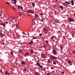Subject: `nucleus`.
Returning <instances> with one entry per match:
<instances>
[{
    "label": "nucleus",
    "mask_w": 75,
    "mask_h": 75,
    "mask_svg": "<svg viewBox=\"0 0 75 75\" xmlns=\"http://www.w3.org/2000/svg\"><path fill=\"white\" fill-rule=\"evenodd\" d=\"M47 62H49V63H50V62H51V60L50 59H48L47 60Z\"/></svg>",
    "instance_id": "obj_22"
},
{
    "label": "nucleus",
    "mask_w": 75,
    "mask_h": 75,
    "mask_svg": "<svg viewBox=\"0 0 75 75\" xmlns=\"http://www.w3.org/2000/svg\"><path fill=\"white\" fill-rule=\"evenodd\" d=\"M16 26L17 28H18V25H17V23H16Z\"/></svg>",
    "instance_id": "obj_26"
},
{
    "label": "nucleus",
    "mask_w": 75,
    "mask_h": 75,
    "mask_svg": "<svg viewBox=\"0 0 75 75\" xmlns=\"http://www.w3.org/2000/svg\"><path fill=\"white\" fill-rule=\"evenodd\" d=\"M17 20H16V22H17Z\"/></svg>",
    "instance_id": "obj_63"
},
{
    "label": "nucleus",
    "mask_w": 75,
    "mask_h": 75,
    "mask_svg": "<svg viewBox=\"0 0 75 75\" xmlns=\"http://www.w3.org/2000/svg\"><path fill=\"white\" fill-rule=\"evenodd\" d=\"M52 52L53 54H54L55 55L56 54V50H55L54 49H53L52 50Z\"/></svg>",
    "instance_id": "obj_7"
},
{
    "label": "nucleus",
    "mask_w": 75,
    "mask_h": 75,
    "mask_svg": "<svg viewBox=\"0 0 75 75\" xmlns=\"http://www.w3.org/2000/svg\"><path fill=\"white\" fill-rule=\"evenodd\" d=\"M55 14H57V13L55 11Z\"/></svg>",
    "instance_id": "obj_52"
},
{
    "label": "nucleus",
    "mask_w": 75,
    "mask_h": 75,
    "mask_svg": "<svg viewBox=\"0 0 75 75\" xmlns=\"http://www.w3.org/2000/svg\"><path fill=\"white\" fill-rule=\"evenodd\" d=\"M71 3L72 6H74V1L71 0Z\"/></svg>",
    "instance_id": "obj_8"
},
{
    "label": "nucleus",
    "mask_w": 75,
    "mask_h": 75,
    "mask_svg": "<svg viewBox=\"0 0 75 75\" xmlns=\"http://www.w3.org/2000/svg\"><path fill=\"white\" fill-rule=\"evenodd\" d=\"M19 16H20V17H21V16H22L21 14V13L19 14Z\"/></svg>",
    "instance_id": "obj_37"
},
{
    "label": "nucleus",
    "mask_w": 75,
    "mask_h": 75,
    "mask_svg": "<svg viewBox=\"0 0 75 75\" xmlns=\"http://www.w3.org/2000/svg\"><path fill=\"white\" fill-rule=\"evenodd\" d=\"M62 4L63 6H64L65 7H67V5L65 4L64 2L62 3Z\"/></svg>",
    "instance_id": "obj_12"
},
{
    "label": "nucleus",
    "mask_w": 75,
    "mask_h": 75,
    "mask_svg": "<svg viewBox=\"0 0 75 75\" xmlns=\"http://www.w3.org/2000/svg\"><path fill=\"white\" fill-rule=\"evenodd\" d=\"M35 18H37L38 17V16L36 14L35 15Z\"/></svg>",
    "instance_id": "obj_28"
},
{
    "label": "nucleus",
    "mask_w": 75,
    "mask_h": 75,
    "mask_svg": "<svg viewBox=\"0 0 75 75\" xmlns=\"http://www.w3.org/2000/svg\"><path fill=\"white\" fill-rule=\"evenodd\" d=\"M8 75H10V72H9L8 74Z\"/></svg>",
    "instance_id": "obj_57"
},
{
    "label": "nucleus",
    "mask_w": 75,
    "mask_h": 75,
    "mask_svg": "<svg viewBox=\"0 0 75 75\" xmlns=\"http://www.w3.org/2000/svg\"><path fill=\"white\" fill-rule=\"evenodd\" d=\"M59 24H61V22H59Z\"/></svg>",
    "instance_id": "obj_62"
},
{
    "label": "nucleus",
    "mask_w": 75,
    "mask_h": 75,
    "mask_svg": "<svg viewBox=\"0 0 75 75\" xmlns=\"http://www.w3.org/2000/svg\"><path fill=\"white\" fill-rule=\"evenodd\" d=\"M21 10H23V7H21Z\"/></svg>",
    "instance_id": "obj_48"
},
{
    "label": "nucleus",
    "mask_w": 75,
    "mask_h": 75,
    "mask_svg": "<svg viewBox=\"0 0 75 75\" xmlns=\"http://www.w3.org/2000/svg\"><path fill=\"white\" fill-rule=\"evenodd\" d=\"M0 24L1 25H3V27H5V25H6V24L4 23H0Z\"/></svg>",
    "instance_id": "obj_10"
},
{
    "label": "nucleus",
    "mask_w": 75,
    "mask_h": 75,
    "mask_svg": "<svg viewBox=\"0 0 75 75\" xmlns=\"http://www.w3.org/2000/svg\"><path fill=\"white\" fill-rule=\"evenodd\" d=\"M50 58L53 59H57V57L54 56H50Z\"/></svg>",
    "instance_id": "obj_1"
},
{
    "label": "nucleus",
    "mask_w": 75,
    "mask_h": 75,
    "mask_svg": "<svg viewBox=\"0 0 75 75\" xmlns=\"http://www.w3.org/2000/svg\"><path fill=\"white\" fill-rule=\"evenodd\" d=\"M35 74L36 75H40V74H39V73L37 72H36Z\"/></svg>",
    "instance_id": "obj_21"
},
{
    "label": "nucleus",
    "mask_w": 75,
    "mask_h": 75,
    "mask_svg": "<svg viewBox=\"0 0 75 75\" xmlns=\"http://www.w3.org/2000/svg\"><path fill=\"white\" fill-rule=\"evenodd\" d=\"M62 73L63 74H64V71H62Z\"/></svg>",
    "instance_id": "obj_50"
},
{
    "label": "nucleus",
    "mask_w": 75,
    "mask_h": 75,
    "mask_svg": "<svg viewBox=\"0 0 75 75\" xmlns=\"http://www.w3.org/2000/svg\"><path fill=\"white\" fill-rule=\"evenodd\" d=\"M0 72L1 73H3V71H2V70H0Z\"/></svg>",
    "instance_id": "obj_41"
},
{
    "label": "nucleus",
    "mask_w": 75,
    "mask_h": 75,
    "mask_svg": "<svg viewBox=\"0 0 75 75\" xmlns=\"http://www.w3.org/2000/svg\"><path fill=\"white\" fill-rule=\"evenodd\" d=\"M36 64L37 65H38L39 66L40 65V64L38 62H37Z\"/></svg>",
    "instance_id": "obj_24"
},
{
    "label": "nucleus",
    "mask_w": 75,
    "mask_h": 75,
    "mask_svg": "<svg viewBox=\"0 0 75 75\" xmlns=\"http://www.w3.org/2000/svg\"><path fill=\"white\" fill-rule=\"evenodd\" d=\"M54 38H55V36H52L51 38V40H52V39H54Z\"/></svg>",
    "instance_id": "obj_20"
},
{
    "label": "nucleus",
    "mask_w": 75,
    "mask_h": 75,
    "mask_svg": "<svg viewBox=\"0 0 75 75\" xmlns=\"http://www.w3.org/2000/svg\"><path fill=\"white\" fill-rule=\"evenodd\" d=\"M41 68H43V66H41V65H39V66Z\"/></svg>",
    "instance_id": "obj_16"
},
{
    "label": "nucleus",
    "mask_w": 75,
    "mask_h": 75,
    "mask_svg": "<svg viewBox=\"0 0 75 75\" xmlns=\"http://www.w3.org/2000/svg\"><path fill=\"white\" fill-rule=\"evenodd\" d=\"M17 56H18V57H20V55H18Z\"/></svg>",
    "instance_id": "obj_58"
},
{
    "label": "nucleus",
    "mask_w": 75,
    "mask_h": 75,
    "mask_svg": "<svg viewBox=\"0 0 75 75\" xmlns=\"http://www.w3.org/2000/svg\"><path fill=\"white\" fill-rule=\"evenodd\" d=\"M44 33L45 34H47L48 33V31L45 28H44L43 29Z\"/></svg>",
    "instance_id": "obj_6"
},
{
    "label": "nucleus",
    "mask_w": 75,
    "mask_h": 75,
    "mask_svg": "<svg viewBox=\"0 0 75 75\" xmlns=\"http://www.w3.org/2000/svg\"><path fill=\"white\" fill-rule=\"evenodd\" d=\"M64 40H65V38L64 37Z\"/></svg>",
    "instance_id": "obj_64"
},
{
    "label": "nucleus",
    "mask_w": 75,
    "mask_h": 75,
    "mask_svg": "<svg viewBox=\"0 0 75 75\" xmlns=\"http://www.w3.org/2000/svg\"><path fill=\"white\" fill-rule=\"evenodd\" d=\"M47 75H50V73H47Z\"/></svg>",
    "instance_id": "obj_53"
},
{
    "label": "nucleus",
    "mask_w": 75,
    "mask_h": 75,
    "mask_svg": "<svg viewBox=\"0 0 75 75\" xmlns=\"http://www.w3.org/2000/svg\"><path fill=\"white\" fill-rule=\"evenodd\" d=\"M29 54V53L28 52H26V53H25V55H27Z\"/></svg>",
    "instance_id": "obj_19"
},
{
    "label": "nucleus",
    "mask_w": 75,
    "mask_h": 75,
    "mask_svg": "<svg viewBox=\"0 0 75 75\" xmlns=\"http://www.w3.org/2000/svg\"><path fill=\"white\" fill-rule=\"evenodd\" d=\"M5 74L6 75H8V73L7 71H5Z\"/></svg>",
    "instance_id": "obj_30"
},
{
    "label": "nucleus",
    "mask_w": 75,
    "mask_h": 75,
    "mask_svg": "<svg viewBox=\"0 0 75 75\" xmlns=\"http://www.w3.org/2000/svg\"><path fill=\"white\" fill-rule=\"evenodd\" d=\"M10 53L11 54L13 55V52H10Z\"/></svg>",
    "instance_id": "obj_27"
},
{
    "label": "nucleus",
    "mask_w": 75,
    "mask_h": 75,
    "mask_svg": "<svg viewBox=\"0 0 75 75\" xmlns=\"http://www.w3.org/2000/svg\"><path fill=\"white\" fill-rule=\"evenodd\" d=\"M51 69H53V67H51Z\"/></svg>",
    "instance_id": "obj_49"
},
{
    "label": "nucleus",
    "mask_w": 75,
    "mask_h": 75,
    "mask_svg": "<svg viewBox=\"0 0 75 75\" xmlns=\"http://www.w3.org/2000/svg\"><path fill=\"white\" fill-rule=\"evenodd\" d=\"M68 21H70L71 22L74 21H73V19L71 18H68Z\"/></svg>",
    "instance_id": "obj_3"
},
{
    "label": "nucleus",
    "mask_w": 75,
    "mask_h": 75,
    "mask_svg": "<svg viewBox=\"0 0 75 75\" xmlns=\"http://www.w3.org/2000/svg\"><path fill=\"white\" fill-rule=\"evenodd\" d=\"M19 52H21V51L20 50V51H19Z\"/></svg>",
    "instance_id": "obj_61"
},
{
    "label": "nucleus",
    "mask_w": 75,
    "mask_h": 75,
    "mask_svg": "<svg viewBox=\"0 0 75 75\" xmlns=\"http://www.w3.org/2000/svg\"><path fill=\"white\" fill-rule=\"evenodd\" d=\"M43 47H46V46L45 45H43Z\"/></svg>",
    "instance_id": "obj_55"
},
{
    "label": "nucleus",
    "mask_w": 75,
    "mask_h": 75,
    "mask_svg": "<svg viewBox=\"0 0 75 75\" xmlns=\"http://www.w3.org/2000/svg\"><path fill=\"white\" fill-rule=\"evenodd\" d=\"M60 7L61 9H63L64 8V7L61 6H60Z\"/></svg>",
    "instance_id": "obj_17"
},
{
    "label": "nucleus",
    "mask_w": 75,
    "mask_h": 75,
    "mask_svg": "<svg viewBox=\"0 0 75 75\" xmlns=\"http://www.w3.org/2000/svg\"><path fill=\"white\" fill-rule=\"evenodd\" d=\"M65 3H67V4H69V2H68L67 1H66L65 2Z\"/></svg>",
    "instance_id": "obj_18"
},
{
    "label": "nucleus",
    "mask_w": 75,
    "mask_h": 75,
    "mask_svg": "<svg viewBox=\"0 0 75 75\" xmlns=\"http://www.w3.org/2000/svg\"><path fill=\"white\" fill-rule=\"evenodd\" d=\"M56 21L57 23H59V21H58V20H56Z\"/></svg>",
    "instance_id": "obj_42"
},
{
    "label": "nucleus",
    "mask_w": 75,
    "mask_h": 75,
    "mask_svg": "<svg viewBox=\"0 0 75 75\" xmlns=\"http://www.w3.org/2000/svg\"><path fill=\"white\" fill-rule=\"evenodd\" d=\"M5 23H6V24H8V22H6Z\"/></svg>",
    "instance_id": "obj_51"
},
{
    "label": "nucleus",
    "mask_w": 75,
    "mask_h": 75,
    "mask_svg": "<svg viewBox=\"0 0 75 75\" xmlns=\"http://www.w3.org/2000/svg\"><path fill=\"white\" fill-rule=\"evenodd\" d=\"M11 18L12 19H13V17H11Z\"/></svg>",
    "instance_id": "obj_59"
},
{
    "label": "nucleus",
    "mask_w": 75,
    "mask_h": 75,
    "mask_svg": "<svg viewBox=\"0 0 75 75\" xmlns=\"http://www.w3.org/2000/svg\"><path fill=\"white\" fill-rule=\"evenodd\" d=\"M6 4H8V5H10V4L7 1L6 2Z\"/></svg>",
    "instance_id": "obj_32"
},
{
    "label": "nucleus",
    "mask_w": 75,
    "mask_h": 75,
    "mask_svg": "<svg viewBox=\"0 0 75 75\" xmlns=\"http://www.w3.org/2000/svg\"><path fill=\"white\" fill-rule=\"evenodd\" d=\"M33 50H31L30 52V54H33Z\"/></svg>",
    "instance_id": "obj_14"
},
{
    "label": "nucleus",
    "mask_w": 75,
    "mask_h": 75,
    "mask_svg": "<svg viewBox=\"0 0 75 75\" xmlns=\"http://www.w3.org/2000/svg\"><path fill=\"white\" fill-rule=\"evenodd\" d=\"M73 53H74V54H75V50H74L73 51Z\"/></svg>",
    "instance_id": "obj_39"
},
{
    "label": "nucleus",
    "mask_w": 75,
    "mask_h": 75,
    "mask_svg": "<svg viewBox=\"0 0 75 75\" xmlns=\"http://www.w3.org/2000/svg\"><path fill=\"white\" fill-rule=\"evenodd\" d=\"M0 35L1 37L3 36V34L2 33H0Z\"/></svg>",
    "instance_id": "obj_33"
},
{
    "label": "nucleus",
    "mask_w": 75,
    "mask_h": 75,
    "mask_svg": "<svg viewBox=\"0 0 75 75\" xmlns=\"http://www.w3.org/2000/svg\"><path fill=\"white\" fill-rule=\"evenodd\" d=\"M40 15H41V16H43V13H40Z\"/></svg>",
    "instance_id": "obj_44"
},
{
    "label": "nucleus",
    "mask_w": 75,
    "mask_h": 75,
    "mask_svg": "<svg viewBox=\"0 0 75 75\" xmlns=\"http://www.w3.org/2000/svg\"><path fill=\"white\" fill-rule=\"evenodd\" d=\"M53 64H54V65H56V62H53Z\"/></svg>",
    "instance_id": "obj_29"
},
{
    "label": "nucleus",
    "mask_w": 75,
    "mask_h": 75,
    "mask_svg": "<svg viewBox=\"0 0 75 75\" xmlns=\"http://www.w3.org/2000/svg\"><path fill=\"white\" fill-rule=\"evenodd\" d=\"M68 64L70 65H72V62L70 60H68L67 61Z\"/></svg>",
    "instance_id": "obj_5"
},
{
    "label": "nucleus",
    "mask_w": 75,
    "mask_h": 75,
    "mask_svg": "<svg viewBox=\"0 0 75 75\" xmlns=\"http://www.w3.org/2000/svg\"><path fill=\"white\" fill-rule=\"evenodd\" d=\"M18 7L19 9H20L21 8H20V6H18Z\"/></svg>",
    "instance_id": "obj_34"
},
{
    "label": "nucleus",
    "mask_w": 75,
    "mask_h": 75,
    "mask_svg": "<svg viewBox=\"0 0 75 75\" xmlns=\"http://www.w3.org/2000/svg\"><path fill=\"white\" fill-rule=\"evenodd\" d=\"M19 14H21V12H19Z\"/></svg>",
    "instance_id": "obj_60"
},
{
    "label": "nucleus",
    "mask_w": 75,
    "mask_h": 75,
    "mask_svg": "<svg viewBox=\"0 0 75 75\" xmlns=\"http://www.w3.org/2000/svg\"><path fill=\"white\" fill-rule=\"evenodd\" d=\"M42 55V58H45V55H44V54H41Z\"/></svg>",
    "instance_id": "obj_13"
},
{
    "label": "nucleus",
    "mask_w": 75,
    "mask_h": 75,
    "mask_svg": "<svg viewBox=\"0 0 75 75\" xmlns=\"http://www.w3.org/2000/svg\"><path fill=\"white\" fill-rule=\"evenodd\" d=\"M46 42L47 44H48V41L46 40Z\"/></svg>",
    "instance_id": "obj_35"
},
{
    "label": "nucleus",
    "mask_w": 75,
    "mask_h": 75,
    "mask_svg": "<svg viewBox=\"0 0 75 75\" xmlns=\"http://www.w3.org/2000/svg\"><path fill=\"white\" fill-rule=\"evenodd\" d=\"M42 71H45L46 69H45L44 68V69H42Z\"/></svg>",
    "instance_id": "obj_31"
},
{
    "label": "nucleus",
    "mask_w": 75,
    "mask_h": 75,
    "mask_svg": "<svg viewBox=\"0 0 75 75\" xmlns=\"http://www.w3.org/2000/svg\"><path fill=\"white\" fill-rule=\"evenodd\" d=\"M32 4L33 7L35 6V4H34V3L33 2L32 3Z\"/></svg>",
    "instance_id": "obj_15"
},
{
    "label": "nucleus",
    "mask_w": 75,
    "mask_h": 75,
    "mask_svg": "<svg viewBox=\"0 0 75 75\" xmlns=\"http://www.w3.org/2000/svg\"><path fill=\"white\" fill-rule=\"evenodd\" d=\"M54 7H57V5H55L54 6Z\"/></svg>",
    "instance_id": "obj_45"
},
{
    "label": "nucleus",
    "mask_w": 75,
    "mask_h": 75,
    "mask_svg": "<svg viewBox=\"0 0 75 75\" xmlns=\"http://www.w3.org/2000/svg\"><path fill=\"white\" fill-rule=\"evenodd\" d=\"M23 34H24V35H25V34H26L25 33H23Z\"/></svg>",
    "instance_id": "obj_47"
},
{
    "label": "nucleus",
    "mask_w": 75,
    "mask_h": 75,
    "mask_svg": "<svg viewBox=\"0 0 75 75\" xmlns=\"http://www.w3.org/2000/svg\"><path fill=\"white\" fill-rule=\"evenodd\" d=\"M28 13H34V11H33V10L31 9H30L28 11Z\"/></svg>",
    "instance_id": "obj_2"
},
{
    "label": "nucleus",
    "mask_w": 75,
    "mask_h": 75,
    "mask_svg": "<svg viewBox=\"0 0 75 75\" xmlns=\"http://www.w3.org/2000/svg\"><path fill=\"white\" fill-rule=\"evenodd\" d=\"M33 40H34L35 39H37V37H35L33 38Z\"/></svg>",
    "instance_id": "obj_25"
},
{
    "label": "nucleus",
    "mask_w": 75,
    "mask_h": 75,
    "mask_svg": "<svg viewBox=\"0 0 75 75\" xmlns=\"http://www.w3.org/2000/svg\"><path fill=\"white\" fill-rule=\"evenodd\" d=\"M34 20H35L36 21L37 20L35 19V18H34Z\"/></svg>",
    "instance_id": "obj_46"
},
{
    "label": "nucleus",
    "mask_w": 75,
    "mask_h": 75,
    "mask_svg": "<svg viewBox=\"0 0 75 75\" xmlns=\"http://www.w3.org/2000/svg\"><path fill=\"white\" fill-rule=\"evenodd\" d=\"M71 35L72 36V37H74V35H73L72 33L71 34Z\"/></svg>",
    "instance_id": "obj_43"
},
{
    "label": "nucleus",
    "mask_w": 75,
    "mask_h": 75,
    "mask_svg": "<svg viewBox=\"0 0 75 75\" xmlns=\"http://www.w3.org/2000/svg\"><path fill=\"white\" fill-rule=\"evenodd\" d=\"M12 8L13 10H16V9L15 8L13 7H12Z\"/></svg>",
    "instance_id": "obj_23"
},
{
    "label": "nucleus",
    "mask_w": 75,
    "mask_h": 75,
    "mask_svg": "<svg viewBox=\"0 0 75 75\" xmlns=\"http://www.w3.org/2000/svg\"><path fill=\"white\" fill-rule=\"evenodd\" d=\"M60 48H61V50H62V49H63V47H62V46H61L60 47Z\"/></svg>",
    "instance_id": "obj_38"
},
{
    "label": "nucleus",
    "mask_w": 75,
    "mask_h": 75,
    "mask_svg": "<svg viewBox=\"0 0 75 75\" xmlns=\"http://www.w3.org/2000/svg\"><path fill=\"white\" fill-rule=\"evenodd\" d=\"M2 14H4V13H2L1 14V16H2V15H1Z\"/></svg>",
    "instance_id": "obj_54"
},
{
    "label": "nucleus",
    "mask_w": 75,
    "mask_h": 75,
    "mask_svg": "<svg viewBox=\"0 0 75 75\" xmlns=\"http://www.w3.org/2000/svg\"><path fill=\"white\" fill-rule=\"evenodd\" d=\"M21 65H26V64H27V63L24 61H22L21 62Z\"/></svg>",
    "instance_id": "obj_4"
},
{
    "label": "nucleus",
    "mask_w": 75,
    "mask_h": 75,
    "mask_svg": "<svg viewBox=\"0 0 75 75\" xmlns=\"http://www.w3.org/2000/svg\"><path fill=\"white\" fill-rule=\"evenodd\" d=\"M41 21H42H42H43V20L42 19L41 20Z\"/></svg>",
    "instance_id": "obj_56"
},
{
    "label": "nucleus",
    "mask_w": 75,
    "mask_h": 75,
    "mask_svg": "<svg viewBox=\"0 0 75 75\" xmlns=\"http://www.w3.org/2000/svg\"><path fill=\"white\" fill-rule=\"evenodd\" d=\"M39 36H40V37H41V36H42V35L40 33L39 34Z\"/></svg>",
    "instance_id": "obj_36"
},
{
    "label": "nucleus",
    "mask_w": 75,
    "mask_h": 75,
    "mask_svg": "<svg viewBox=\"0 0 75 75\" xmlns=\"http://www.w3.org/2000/svg\"><path fill=\"white\" fill-rule=\"evenodd\" d=\"M23 70H24V71H26V69H23Z\"/></svg>",
    "instance_id": "obj_40"
},
{
    "label": "nucleus",
    "mask_w": 75,
    "mask_h": 75,
    "mask_svg": "<svg viewBox=\"0 0 75 75\" xmlns=\"http://www.w3.org/2000/svg\"><path fill=\"white\" fill-rule=\"evenodd\" d=\"M33 43V41H31L29 42V44H30V45H31Z\"/></svg>",
    "instance_id": "obj_11"
},
{
    "label": "nucleus",
    "mask_w": 75,
    "mask_h": 75,
    "mask_svg": "<svg viewBox=\"0 0 75 75\" xmlns=\"http://www.w3.org/2000/svg\"><path fill=\"white\" fill-rule=\"evenodd\" d=\"M12 1H14V3L16 4L17 3V1L16 0H12Z\"/></svg>",
    "instance_id": "obj_9"
}]
</instances>
